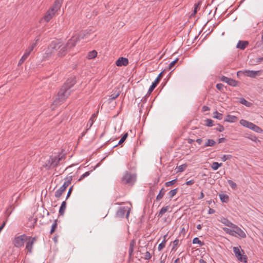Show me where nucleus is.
Here are the masks:
<instances>
[{
  "instance_id": "6e6d98bb",
  "label": "nucleus",
  "mask_w": 263,
  "mask_h": 263,
  "mask_svg": "<svg viewBox=\"0 0 263 263\" xmlns=\"http://www.w3.org/2000/svg\"><path fill=\"white\" fill-rule=\"evenodd\" d=\"M93 123V120H92V117H91V118L90 119L89 122H88V124H89V128H90L92 126Z\"/></svg>"
},
{
  "instance_id": "6ab92c4d",
  "label": "nucleus",
  "mask_w": 263,
  "mask_h": 263,
  "mask_svg": "<svg viewBox=\"0 0 263 263\" xmlns=\"http://www.w3.org/2000/svg\"><path fill=\"white\" fill-rule=\"evenodd\" d=\"M55 14V13L54 12H53L52 10H50L49 9L48 11L46 12V14L45 15L43 19L46 22H48L53 17Z\"/></svg>"
},
{
  "instance_id": "393cba45",
  "label": "nucleus",
  "mask_w": 263,
  "mask_h": 263,
  "mask_svg": "<svg viewBox=\"0 0 263 263\" xmlns=\"http://www.w3.org/2000/svg\"><path fill=\"white\" fill-rule=\"evenodd\" d=\"M66 202L64 201L62 202L60 209H59V213L60 215H63L64 214L65 210L66 209Z\"/></svg>"
},
{
  "instance_id": "39448f33",
  "label": "nucleus",
  "mask_w": 263,
  "mask_h": 263,
  "mask_svg": "<svg viewBox=\"0 0 263 263\" xmlns=\"http://www.w3.org/2000/svg\"><path fill=\"white\" fill-rule=\"evenodd\" d=\"M136 180V176L128 172H125L122 178V182L123 184L132 185Z\"/></svg>"
},
{
  "instance_id": "20e7f679",
  "label": "nucleus",
  "mask_w": 263,
  "mask_h": 263,
  "mask_svg": "<svg viewBox=\"0 0 263 263\" xmlns=\"http://www.w3.org/2000/svg\"><path fill=\"white\" fill-rule=\"evenodd\" d=\"M60 47H61V42L57 40L52 41L46 51L47 57L52 55L56 51L58 52Z\"/></svg>"
},
{
  "instance_id": "c9c22d12",
  "label": "nucleus",
  "mask_w": 263,
  "mask_h": 263,
  "mask_svg": "<svg viewBox=\"0 0 263 263\" xmlns=\"http://www.w3.org/2000/svg\"><path fill=\"white\" fill-rule=\"evenodd\" d=\"M165 237H166V235L164 236V240L162 241L161 243H160L159 246H158V251H161L163 248H164L165 246Z\"/></svg>"
},
{
  "instance_id": "b1692460",
  "label": "nucleus",
  "mask_w": 263,
  "mask_h": 263,
  "mask_svg": "<svg viewBox=\"0 0 263 263\" xmlns=\"http://www.w3.org/2000/svg\"><path fill=\"white\" fill-rule=\"evenodd\" d=\"M120 93V91L117 89L116 90H114V92L112 94L109 96V100H113L116 99Z\"/></svg>"
},
{
  "instance_id": "473e14b6",
  "label": "nucleus",
  "mask_w": 263,
  "mask_h": 263,
  "mask_svg": "<svg viewBox=\"0 0 263 263\" xmlns=\"http://www.w3.org/2000/svg\"><path fill=\"white\" fill-rule=\"evenodd\" d=\"M215 144V142L214 140L212 139H208L204 144V146H212Z\"/></svg>"
},
{
  "instance_id": "0e129e2a",
  "label": "nucleus",
  "mask_w": 263,
  "mask_h": 263,
  "mask_svg": "<svg viewBox=\"0 0 263 263\" xmlns=\"http://www.w3.org/2000/svg\"><path fill=\"white\" fill-rule=\"evenodd\" d=\"M203 110H204V111H206V110H209V107H207V106H204L203 107Z\"/></svg>"
},
{
  "instance_id": "e433bc0d",
  "label": "nucleus",
  "mask_w": 263,
  "mask_h": 263,
  "mask_svg": "<svg viewBox=\"0 0 263 263\" xmlns=\"http://www.w3.org/2000/svg\"><path fill=\"white\" fill-rule=\"evenodd\" d=\"M228 183L230 185V186L231 187V188L233 190H235L237 188V184L236 183H235L233 181L231 180H228Z\"/></svg>"
},
{
  "instance_id": "e2e57ef3",
  "label": "nucleus",
  "mask_w": 263,
  "mask_h": 263,
  "mask_svg": "<svg viewBox=\"0 0 263 263\" xmlns=\"http://www.w3.org/2000/svg\"><path fill=\"white\" fill-rule=\"evenodd\" d=\"M214 212H215V211L213 209H209V214H213Z\"/></svg>"
},
{
  "instance_id": "a211bd4d",
  "label": "nucleus",
  "mask_w": 263,
  "mask_h": 263,
  "mask_svg": "<svg viewBox=\"0 0 263 263\" xmlns=\"http://www.w3.org/2000/svg\"><path fill=\"white\" fill-rule=\"evenodd\" d=\"M67 44H61V47L58 52V55L59 57L64 56L69 49L67 46Z\"/></svg>"
},
{
  "instance_id": "09e8293b",
  "label": "nucleus",
  "mask_w": 263,
  "mask_h": 263,
  "mask_svg": "<svg viewBox=\"0 0 263 263\" xmlns=\"http://www.w3.org/2000/svg\"><path fill=\"white\" fill-rule=\"evenodd\" d=\"M217 131L219 132H222L224 130V128L222 125H219L218 126L216 129Z\"/></svg>"
},
{
  "instance_id": "ea45409f",
  "label": "nucleus",
  "mask_w": 263,
  "mask_h": 263,
  "mask_svg": "<svg viewBox=\"0 0 263 263\" xmlns=\"http://www.w3.org/2000/svg\"><path fill=\"white\" fill-rule=\"evenodd\" d=\"M200 3H196L194 5L193 13L191 14V16L194 15L197 12V9L200 5Z\"/></svg>"
},
{
  "instance_id": "a18cd8bd",
  "label": "nucleus",
  "mask_w": 263,
  "mask_h": 263,
  "mask_svg": "<svg viewBox=\"0 0 263 263\" xmlns=\"http://www.w3.org/2000/svg\"><path fill=\"white\" fill-rule=\"evenodd\" d=\"M178 61V59H176L175 60L172 61L168 65V70H171L174 65L176 64L177 61Z\"/></svg>"
},
{
  "instance_id": "a878e982",
  "label": "nucleus",
  "mask_w": 263,
  "mask_h": 263,
  "mask_svg": "<svg viewBox=\"0 0 263 263\" xmlns=\"http://www.w3.org/2000/svg\"><path fill=\"white\" fill-rule=\"evenodd\" d=\"M219 197L222 202L227 203L229 201V196L223 194H219Z\"/></svg>"
},
{
  "instance_id": "bb28decb",
  "label": "nucleus",
  "mask_w": 263,
  "mask_h": 263,
  "mask_svg": "<svg viewBox=\"0 0 263 263\" xmlns=\"http://www.w3.org/2000/svg\"><path fill=\"white\" fill-rule=\"evenodd\" d=\"M168 209H169V206H163V208H162L158 214V217H161L162 216V215L165 212H166L167 211Z\"/></svg>"
},
{
  "instance_id": "7c9ffc66",
  "label": "nucleus",
  "mask_w": 263,
  "mask_h": 263,
  "mask_svg": "<svg viewBox=\"0 0 263 263\" xmlns=\"http://www.w3.org/2000/svg\"><path fill=\"white\" fill-rule=\"evenodd\" d=\"M165 192H166L164 188H162L160 190L158 195L157 196L156 200H160V199H161L165 195Z\"/></svg>"
},
{
  "instance_id": "c85d7f7f",
  "label": "nucleus",
  "mask_w": 263,
  "mask_h": 263,
  "mask_svg": "<svg viewBox=\"0 0 263 263\" xmlns=\"http://www.w3.org/2000/svg\"><path fill=\"white\" fill-rule=\"evenodd\" d=\"M97 55V52L96 50H92L89 52L87 54V58L92 59L96 58Z\"/></svg>"
},
{
  "instance_id": "de8ad7c7",
  "label": "nucleus",
  "mask_w": 263,
  "mask_h": 263,
  "mask_svg": "<svg viewBox=\"0 0 263 263\" xmlns=\"http://www.w3.org/2000/svg\"><path fill=\"white\" fill-rule=\"evenodd\" d=\"M57 224L55 222H54L53 223H52L51 229L50 230L51 233H52L55 231V229L57 228Z\"/></svg>"
},
{
  "instance_id": "3c124183",
  "label": "nucleus",
  "mask_w": 263,
  "mask_h": 263,
  "mask_svg": "<svg viewBox=\"0 0 263 263\" xmlns=\"http://www.w3.org/2000/svg\"><path fill=\"white\" fill-rule=\"evenodd\" d=\"M134 249V248L129 247V250H128L129 257H131L133 255Z\"/></svg>"
},
{
  "instance_id": "603ef678",
  "label": "nucleus",
  "mask_w": 263,
  "mask_h": 263,
  "mask_svg": "<svg viewBox=\"0 0 263 263\" xmlns=\"http://www.w3.org/2000/svg\"><path fill=\"white\" fill-rule=\"evenodd\" d=\"M223 87V84H220V83H219V84H217L216 85V88H217L218 90H221V89H222Z\"/></svg>"
},
{
  "instance_id": "0eeeda50",
  "label": "nucleus",
  "mask_w": 263,
  "mask_h": 263,
  "mask_svg": "<svg viewBox=\"0 0 263 263\" xmlns=\"http://www.w3.org/2000/svg\"><path fill=\"white\" fill-rule=\"evenodd\" d=\"M38 39H36L35 43L32 44L26 49L24 55L22 57V58L18 62V65L22 64L27 59V58L30 55L31 52L33 50L34 47L36 46V42L38 41Z\"/></svg>"
},
{
  "instance_id": "aec40b11",
  "label": "nucleus",
  "mask_w": 263,
  "mask_h": 263,
  "mask_svg": "<svg viewBox=\"0 0 263 263\" xmlns=\"http://www.w3.org/2000/svg\"><path fill=\"white\" fill-rule=\"evenodd\" d=\"M62 3V2L60 0H55L53 6L50 9L56 13L60 9Z\"/></svg>"
},
{
  "instance_id": "37998d69",
  "label": "nucleus",
  "mask_w": 263,
  "mask_h": 263,
  "mask_svg": "<svg viewBox=\"0 0 263 263\" xmlns=\"http://www.w3.org/2000/svg\"><path fill=\"white\" fill-rule=\"evenodd\" d=\"M89 175H90V172H89V171L86 172L80 176V177L78 180L81 181V180H83L86 177L88 176Z\"/></svg>"
},
{
  "instance_id": "2f4dec72",
  "label": "nucleus",
  "mask_w": 263,
  "mask_h": 263,
  "mask_svg": "<svg viewBox=\"0 0 263 263\" xmlns=\"http://www.w3.org/2000/svg\"><path fill=\"white\" fill-rule=\"evenodd\" d=\"M177 191L178 188L170 191L167 194L168 196H169V198L171 199L172 198L177 194Z\"/></svg>"
},
{
  "instance_id": "79ce46f5",
  "label": "nucleus",
  "mask_w": 263,
  "mask_h": 263,
  "mask_svg": "<svg viewBox=\"0 0 263 263\" xmlns=\"http://www.w3.org/2000/svg\"><path fill=\"white\" fill-rule=\"evenodd\" d=\"M232 158V155H224L221 157V160L224 162L226 160L230 159Z\"/></svg>"
},
{
  "instance_id": "69168bd1",
  "label": "nucleus",
  "mask_w": 263,
  "mask_h": 263,
  "mask_svg": "<svg viewBox=\"0 0 263 263\" xmlns=\"http://www.w3.org/2000/svg\"><path fill=\"white\" fill-rule=\"evenodd\" d=\"M204 194L202 192H201L200 198V199L203 198L204 197Z\"/></svg>"
},
{
  "instance_id": "052dcab7",
  "label": "nucleus",
  "mask_w": 263,
  "mask_h": 263,
  "mask_svg": "<svg viewBox=\"0 0 263 263\" xmlns=\"http://www.w3.org/2000/svg\"><path fill=\"white\" fill-rule=\"evenodd\" d=\"M202 140L201 138H198L196 139V142L199 144H201L202 143Z\"/></svg>"
},
{
  "instance_id": "f03ea898",
  "label": "nucleus",
  "mask_w": 263,
  "mask_h": 263,
  "mask_svg": "<svg viewBox=\"0 0 263 263\" xmlns=\"http://www.w3.org/2000/svg\"><path fill=\"white\" fill-rule=\"evenodd\" d=\"M65 158V154L58 153L56 155H52L46 163L45 166L49 170L58 166L60 161Z\"/></svg>"
},
{
  "instance_id": "4be33fe9",
  "label": "nucleus",
  "mask_w": 263,
  "mask_h": 263,
  "mask_svg": "<svg viewBox=\"0 0 263 263\" xmlns=\"http://www.w3.org/2000/svg\"><path fill=\"white\" fill-rule=\"evenodd\" d=\"M219 221L224 226L230 227V228L233 226V223L226 218L221 217Z\"/></svg>"
},
{
  "instance_id": "8fccbe9b",
  "label": "nucleus",
  "mask_w": 263,
  "mask_h": 263,
  "mask_svg": "<svg viewBox=\"0 0 263 263\" xmlns=\"http://www.w3.org/2000/svg\"><path fill=\"white\" fill-rule=\"evenodd\" d=\"M195 183L194 180H191L185 182V184L187 185H191Z\"/></svg>"
},
{
  "instance_id": "4d7b16f0",
  "label": "nucleus",
  "mask_w": 263,
  "mask_h": 263,
  "mask_svg": "<svg viewBox=\"0 0 263 263\" xmlns=\"http://www.w3.org/2000/svg\"><path fill=\"white\" fill-rule=\"evenodd\" d=\"M72 187H71L69 190H68V192L67 193V196H66V199H67L70 195L71 194V191H72Z\"/></svg>"
},
{
  "instance_id": "ddd939ff",
  "label": "nucleus",
  "mask_w": 263,
  "mask_h": 263,
  "mask_svg": "<svg viewBox=\"0 0 263 263\" xmlns=\"http://www.w3.org/2000/svg\"><path fill=\"white\" fill-rule=\"evenodd\" d=\"M80 38V35H75L72 36L70 40H68V42L67 43V46L68 47L69 49L74 47L77 42L79 41Z\"/></svg>"
},
{
  "instance_id": "9d476101",
  "label": "nucleus",
  "mask_w": 263,
  "mask_h": 263,
  "mask_svg": "<svg viewBox=\"0 0 263 263\" xmlns=\"http://www.w3.org/2000/svg\"><path fill=\"white\" fill-rule=\"evenodd\" d=\"M241 251L243 252V250H241ZM233 252L236 257L239 261L243 262H247V259L246 256H243V255L241 253V250L239 249L238 247H234Z\"/></svg>"
},
{
  "instance_id": "7ed1b4c3",
  "label": "nucleus",
  "mask_w": 263,
  "mask_h": 263,
  "mask_svg": "<svg viewBox=\"0 0 263 263\" xmlns=\"http://www.w3.org/2000/svg\"><path fill=\"white\" fill-rule=\"evenodd\" d=\"M223 230L227 234L234 237L244 238L246 237V233L235 224L230 228H223Z\"/></svg>"
},
{
  "instance_id": "f257e3e1",
  "label": "nucleus",
  "mask_w": 263,
  "mask_h": 263,
  "mask_svg": "<svg viewBox=\"0 0 263 263\" xmlns=\"http://www.w3.org/2000/svg\"><path fill=\"white\" fill-rule=\"evenodd\" d=\"M74 78L68 79L64 85L59 90L58 97L53 102V105H58L61 104L70 93V88L76 83Z\"/></svg>"
},
{
  "instance_id": "f704fd0d",
  "label": "nucleus",
  "mask_w": 263,
  "mask_h": 263,
  "mask_svg": "<svg viewBox=\"0 0 263 263\" xmlns=\"http://www.w3.org/2000/svg\"><path fill=\"white\" fill-rule=\"evenodd\" d=\"M222 114L221 113L218 112V111H216L214 112V118L218 119V120H222Z\"/></svg>"
},
{
  "instance_id": "774afa93",
  "label": "nucleus",
  "mask_w": 263,
  "mask_h": 263,
  "mask_svg": "<svg viewBox=\"0 0 263 263\" xmlns=\"http://www.w3.org/2000/svg\"><path fill=\"white\" fill-rule=\"evenodd\" d=\"M200 263H206L204 260L202 259L200 260Z\"/></svg>"
},
{
  "instance_id": "412c9836",
  "label": "nucleus",
  "mask_w": 263,
  "mask_h": 263,
  "mask_svg": "<svg viewBox=\"0 0 263 263\" xmlns=\"http://www.w3.org/2000/svg\"><path fill=\"white\" fill-rule=\"evenodd\" d=\"M249 42L246 41H239L237 44L236 48L241 50H244L247 45H248Z\"/></svg>"
},
{
  "instance_id": "c03bdc74",
  "label": "nucleus",
  "mask_w": 263,
  "mask_h": 263,
  "mask_svg": "<svg viewBox=\"0 0 263 263\" xmlns=\"http://www.w3.org/2000/svg\"><path fill=\"white\" fill-rule=\"evenodd\" d=\"M205 125L211 127L213 126V121L211 119H206L205 121Z\"/></svg>"
},
{
  "instance_id": "cd10ccee",
  "label": "nucleus",
  "mask_w": 263,
  "mask_h": 263,
  "mask_svg": "<svg viewBox=\"0 0 263 263\" xmlns=\"http://www.w3.org/2000/svg\"><path fill=\"white\" fill-rule=\"evenodd\" d=\"M239 102L241 104H243L244 105H245L247 107H250L251 105V103L247 101L244 98H240L239 99Z\"/></svg>"
},
{
  "instance_id": "bf43d9fd",
  "label": "nucleus",
  "mask_w": 263,
  "mask_h": 263,
  "mask_svg": "<svg viewBox=\"0 0 263 263\" xmlns=\"http://www.w3.org/2000/svg\"><path fill=\"white\" fill-rule=\"evenodd\" d=\"M262 61H263V57L257 59L256 62L257 63H260Z\"/></svg>"
},
{
  "instance_id": "13d9d810",
  "label": "nucleus",
  "mask_w": 263,
  "mask_h": 263,
  "mask_svg": "<svg viewBox=\"0 0 263 263\" xmlns=\"http://www.w3.org/2000/svg\"><path fill=\"white\" fill-rule=\"evenodd\" d=\"M262 61H263V57L257 59L256 62L257 63H260Z\"/></svg>"
},
{
  "instance_id": "1a4fd4ad",
  "label": "nucleus",
  "mask_w": 263,
  "mask_h": 263,
  "mask_svg": "<svg viewBox=\"0 0 263 263\" xmlns=\"http://www.w3.org/2000/svg\"><path fill=\"white\" fill-rule=\"evenodd\" d=\"M130 213V208L128 206H121L120 207L116 213V216L118 217H123L126 215V217L127 218L129 216Z\"/></svg>"
},
{
  "instance_id": "338daca9",
  "label": "nucleus",
  "mask_w": 263,
  "mask_h": 263,
  "mask_svg": "<svg viewBox=\"0 0 263 263\" xmlns=\"http://www.w3.org/2000/svg\"><path fill=\"white\" fill-rule=\"evenodd\" d=\"M201 225H200V224H198V225L197 226V229L198 230H200V229H201Z\"/></svg>"
},
{
  "instance_id": "72a5a7b5",
  "label": "nucleus",
  "mask_w": 263,
  "mask_h": 263,
  "mask_svg": "<svg viewBox=\"0 0 263 263\" xmlns=\"http://www.w3.org/2000/svg\"><path fill=\"white\" fill-rule=\"evenodd\" d=\"M193 243L198 244L200 246H202L204 244L203 242L200 240L198 237H195L193 239Z\"/></svg>"
},
{
  "instance_id": "dca6fc26",
  "label": "nucleus",
  "mask_w": 263,
  "mask_h": 263,
  "mask_svg": "<svg viewBox=\"0 0 263 263\" xmlns=\"http://www.w3.org/2000/svg\"><path fill=\"white\" fill-rule=\"evenodd\" d=\"M261 71V70H257V71H254V70H246L243 71V73L248 77L254 78L257 76H259Z\"/></svg>"
},
{
  "instance_id": "423d86ee",
  "label": "nucleus",
  "mask_w": 263,
  "mask_h": 263,
  "mask_svg": "<svg viewBox=\"0 0 263 263\" xmlns=\"http://www.w3.org/2000/svg\"><path fill=\"white\" fill-rule=\"evenodd\" d=\"M239 123L242 126L251 129L257 133H262L263 132V130L260 127L246 120H240Z\"/></svg>"
},
{
  "instance_id": "5fc2aeb1",
  "label": "nucleus",
  "mask_w": 263,
  "mask_h": 263,
  "mask_svg": "<svg viewBox=\"0 0 263 263\" xmlns=\"http://www.w3.org/2000/svg\"><path fill=\"white\" fill-rule=\"evenodd\" d=\"M135 245V241L134 240H132L130 242L129 247L134 248Z\"/></svg>"
},
{
  "instance_id": "680f3d73",
  "label": "nucleus",
  "mask_w": 263,
  "mask_h": 263,
  "mask_svg": "<svg viewBox=\"0 0 263 263\" xmlns=\"http://www.w3.org/2000/svg\"><path fill=\"white\" fill-rule=\"evenodd\" d=\"M225 141V138H221L218 139V143H222Z\"/></svg>"
},
{
  "instance_id": "864d4df0",
  "label": "nucleus",
  "mask_w": 263,
  "mask_h": 263,
  "mask_svg": "<svg viewBox=\"0 0 263 263\" xmlns=\"http://www.w3.org/2000/svg\"><path fill=\"white\" fill-rule=\"evenodd\" d=\"M145 258L146 259H148L151 258V254L149 252H146L145 255Z\"/></svg>"
},
{
  "instance_id": "f8f14e48",
  "label": "nucleus",
  "mask_w": 263,
  "mask_h": 263,
  "mask_svg": "<svg viewBox=\"0 0 263 263\" xmlns=\"http://www.w3.org/2000/svg\"><path fill=\"white\" fill-rule=\"evenodd\" d=\"M28 239L29 240L26 244V249L27 250L28 253L31 254L32 252L33 246L36 240V238L35 237H29Z\"/></svg>"
},
{
  "instance_id": "a19ab883",
  "label": "nucleus",
  "mask_w": 263,
  "mask_h": 263,
  "mask_svg": "<svg viewBox=\"0 0 263 263\" xmlns=\"http://www.w3.org/2000/svg\"><path fill=\"white\" fill-rule=\"evenodd\" d=\"M177 179H174L173 180L165 182V186L166 187L170 186L173 185L176 181Z\"/></svg>"
},
{
  "instance_id": "2eb2a0df",
  "label": "nucleus",
  "mask_w": 263,
  "mask_h": 263,
  "mask_svg": "<svg viewBox=\"0 0 263 263\" xmlns=\"http://www.w3.org/2000/svg\"><path fill=\"white\" fill-rule=\"evenodd\" d=\"M162 72H161L158 75V76L156 79V80L154 81V82L152 84L151 86L149 87V88L148 90L146 96H147L148 95H149L153 91V90L155 88V87L157 86L158 83L159 82V81L160 80Z\"/></svg>"
},
{
  "instance_id": "58836bf2",
  "label": "nucleus",
  "mask_w": 263,
  "mask_h": 263,
  "mask_svg": "<svg viewBox=\"0 0 263 263\" xmlns=\"http://www.w3.org/2000/svg\"><path fill=\"white\" fill-rule=\"evenodd\" d=\"M186 167V164H182L177 167V172H182Z\"/></svg>"
},
{
  "instance_id": "6e6552de",
  "label": "nucleus",
  "mask_w": 263,
  "mask_h": 263,
  "mask_svg": "<svg viewBox=\"0 0 263 263\" xmlns=\"http://www.w3.org/2000/svg\"><path fill=\"white\" fill-rule=\"evenodd\" d=\"M27 238L28 237L25 234L16 236L14 238L13 243L15 247L21 248L24 246V242Z\"/></svg>"
},
{
  "instance_id": "49530a36",
  "label": "nucleus",
  "mask_w": 263,
  "mask_h": 263,
  "mask_svg": "<svg viewBox=\"0 0 263 263\" xmlns=\"http://www.w3.org/2000/svg\"><path fill=\"white\" fill-rule=\"evenodd\" d=\"M179 240L177 239H175L173 242V247H172V250H174L175 249V248L179 244Z\"/></svg>"
},
{
  "instance_id": "4468645a",
  "label": "nucleus",
  "mask_w": 263,
  "mask_h": 263,
  "mask_svg": "<svg viewBox=\"0 0 263 263\" xmlns=\"http://www.w3.org/2000/svg\"><path fill=\"white\" fill-rule=\"evenodd\" d=\"M221 80L222 82L227 83L228 85L233 87L236 86L238 83V82L237 81L225 76L221 77Z\"/></svg>"
},
{
  "instance_id": "5701e85b",
  "label": "nucleus",
  "mask_w": 263,
  "mask_h": 263,
  "mask_svg": "<svg viewBox=\"0 0 263 263\" xmlns=\"http://www.w3.org/2000/svg\"><path fill=\"white\" fill-rule=\"evenodd\" d=\"M237 120V118L233 115H228L227 116L226 118L224 119L225 122L234 123Z\"/></svg>"
},
{
  "instance_id": "c756f323",
  "label": "nucleus",
  "mask_w": 263,
  "mask_h": 263,
  "mask_svg": "<svg viewBox=\"0 0 263 263\" xmlns=\"http://www.w3.org/2000/svg\"><path fill=\"white\" fill-rule=\"evenodd\" d=\"M222 163H219L217 162H213L212 165H211V168H212V170H213L214 171H216L219 167H220L221 166H222Z\"/></svg>"
},
{
  "instance_id": "9b49d317",
  "label": "nucleus",
  "mask_w": 263,
  "mask_h": 263,
  "mask_svg": "<svg viewBox=\"0 0 263 263\" xmlns=\"http://www.w3.org/2000/svg\"><path fill=\"white\" fill-rule=\"evenodd\" d=\"M70 183L71 182L69 180L65 181L63 184L60 187V189L55 191V197L56 198H59L61 197L63 192L69 185Z\"/></svg>"
},
{
  "instance_id": "f3484780",
  "label": "nucleus",
  "mask_w": 263,
  "mask_h": 263,
  "mask_svg": "<svg viewBox=\"0 0 263 263\" xmlns=\"http://www.w3.org/2000/svg\"><path fill=\"white\" fill-rule=\"evenodd\" d=\"M128 64V60L126 58H119L116 62V64L118 66H126Z\"/></svg>"
},
{
  "instance_id": "4c0bfd02",
  "label": "nucleus",
  "mask_w": 263,
  "mask_h": 263,
  "mask_svg": "<svg viewBox=\"0 0 263 263\" xmlns=\"http://www.w3.org/2000/svg\"><path fill=\"white\" fill-rule=\"evenodd\" d=\"M127 136H128V134L127 133H125V134H124V135L123 136V137L121 138V139L120 140V141H119L118 144L115 145L114 147H116L118 145H120L121 144V143H122L125 140V139L127 138Z\"/></svg>"
}]
</instances>
